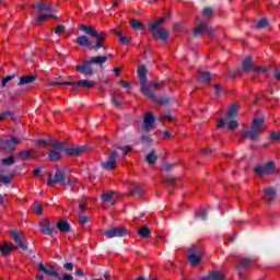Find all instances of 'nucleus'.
<instances>
[{
	"label": "nucleus",
	"mask_w": 280,
	"mask_h": 280,
	"mask_svg": "<svg viewBox=\"0 0 280 280\" xmlns=\"http://www.w3.org/2000/svg\"><path fill=\"white\" fill-rule=\"evenodd\" d=\"M79 30L85 32V34H88L92 38H95L96 42L95 44H93L91 39L86 37V35H82L77 37L78 45H80L81 47H88V49L93 51H97V49H104V51L108 50V47L104 46V43H106V38H108V34H106V32L97 31L93 26L84 24H81L79 26Z\"/></svg>",
	"instance_id": "f257e3e1"
},
{
	"label": "nucleus",
	"mask_w": 280,
	"mask_h": 280,
	"mask_svg": "<svg viewBox=\"0 0 280 280\" xmlns=\"http://www.w3.org/2000/svg\"><path fill=\"white\" fill-rule=\"evenodd\" d=\"M65 180H67L66 185H69L72 191H75V187H78V185L80 184L78 179L67 177V173H65V171H57L54 177H51V175H48L47 186L54 187V185L57 184L65 185Z\"/></svg>",
	"instance_id": "f03ea898"
},
{
	"label": "nucleus",
	"mask_w": 280,
	"mask_h": 280,
	"mask_svg": "<svg viewBox=\"0 0 280 280\" xmlns=\"http://www.w3.org/2000/svg\"><path fill=\"white\" fill-rule=\"evenodd\" d=\"M266 130V120L264 118H256L253 120L252 129L243 131L241 139H249V141H257L259 135Z\"/></svg>",
	"instance_id": "7ed1b4c3"
},
{
	"label": "nucleus",
	"mask_w": 280,
	"mask_h": 280,
	"mask_svg": "<svg viewBox=\"0 0 280 280\" xmlns=\"http://www.w3.org/2000/svg\"><path fill=\"white\" fill-rule=\"evenodd\" d=\"M145 88L149 91V94H144L145 97H149L154 104H167L170 100L167 97H159L154 94L155 91L163 89V83L159 81H151L149 84L145 82Z\"/></svg>",
	"instance_id": "20e7f679"
},
{
	"label": "nucleus",
	"mask_w": 280,
	"mask_h": 280,
	"mask_svg": "<svg viewBox=\"0 0 280 280\" xmlns=\"http://www.w3.org/2000/svg\"><path fill=\"white\" fill-rule=\"evenodd\" d=\"M205 255V248L202 246H192L188 250V261L191 266H198Z\"/></svg>",
	"instance_id": "39448f33"
},
{
	"label": "nucleus",
	"mask_w": 280,
	"mask_h": 280,
	"mask_svg": "<svg viewBox=\"0 0 280 280\" xmlns=\"http://www.w3.org/2000/svg\"><path fill=\"white\" fill-rule=\"evenodd\" d=\"M50 145L55 149L48 153L50 161H60V159H62L61 154L65 152V142L55 140Z\"/></svg>",
	"instance_id": "423d86ee"
},
{
	"label": "nucleus",
	"mask_w": 280,
	"mask_h": 280,
	"mask_svg": "<svg viewBox=\"0 0 280 280\" xmlns=\"http://www.w3.org/2000/svg\"><path fill=\"white\" fill-rule=\"evenodd\" d=\"M82 86L83 89H93L95 86V81H88V80H79L77 82L73 81H66V82H54L52 86Z\"/></svg>",
	"instance_id": "0eeeda50"
},
{
	"label": "nucleus",
	"mask_w": 280,
	"mask_h": 280,
	"mask_svg": "<svg viewBox=\"0 0 280 280\" xmlns=\"http://www.w3.org/2000/svg\"><path fill=\"white\" fill-rule=\"evenodd\" d=\"M238 110H240V105L237 103L232 104L228 109L226 117L220 118L217 127L224 128V126H226V121H229L230 119H233L234 117H237Z\"/></svg>",
	"instance_id": "6e6552de"
},
{
	"label": "nucleus",
	"mask_w": 280,
	"mask_h": 280,
	"mask_svg": "<svg viewBox=\"0 0 280 280\" xmlns=\"http://www.w3.org/2000/svg\"><path fill=\"white\" fill-rule=\"evenodd\" d=\"M63 152L68 154V156H80V154H83V152H86V145H69L67 147V143L63 142Z\"/></svg>",
	"instance_id": "1a4fd4ad"
},
{
	"label": "nucleus",
	"mask_w": 280,
	"mask_h": 280,
	"mask_svg": "<svg viewBox=\"0 0 280 280\" xmlns=\"http://www.w3.org/2000/svg\"><path fill=\"white\" fill-rule=\"evenodd\" d=\"M21 143V140L19 138L12 137L8 140H1L0 141V148L1 150H7L9 152H14L16 150V145Z\"/></svg>",
	"instance_id": "9d476101"
},
{
	"label": "nucleus",
	"mask_w": 280,
	"mask_h": 280,
	"mask_svg": "<svg viewBox=\"0 0 280 280\" xmlns=\"http://www.w3.org/2000/svg\"><path fill=\"white\" fill-rule=\"evenodd\" d=\"M105 237L113 238V237H126L128 235V231L124 226L112 228L110 230L105 231Z\"/></svg>",
	"instance_id": "9b49d317"
},
{
	"label": "nucleus",
	"mask_w": 280,
	"mask_h": 280,
	"mask_svg": "<svg viewBox=\"0 0 280 280\" xmlns=\"http://www.w3.org/2000/svg\"><path fill=\"white\" fill-rule=\"evenodd\" d=\"M209 34V36H213L214 31L213 28L209 27V24L207 22H200L197 27L194 30V36H200L202 34Z\"/></svg>",
	"instance_id": "f8f14e48"
},
{
	"label": "nucleus",
	"mask_w": 280,
	"mask_h": 280,
	"mask_svg": "<svg viewBox=\"0 0 280 280\" xmlns=\"http://www.w3.org/2000/svg\"><path fill=\"white\" fill-rule=\"evenodd\" d=\"M145 73H147L145 68L143 66H140L138 68V75L140 78V90H141V93H143V95H150V91L145 86V82H147Z\"/></svg>",
	"instance_id": "ddd939ff"
},
{
	"label": "nucleus",
	"mask_w": 280,
	"mask_h": 280,
	"mask_svg": "<svg viewBox=\"0 0 280 280\" xmlns=\"http://www.w3.org/2000/svg\"><path fill=\"white\" fill-rule=\"evenodd\" d=\"M104 170H115L117 167V151H112L108 155L107 162H102Z\"/></svg>",
	"instance_id": "4468645a"
},
{
	"label": "nucleus",
	"mask_w": 280,
	"mask_h": 280,
	"mask_svg": "<svg viewBox=\"0 0 280 280\" xmlns=\"http://www.w3.org/2000/svg\"><path fill=\"white\" fill-rule=\"evenodd\" d=\"M92 65L93 63L90 60L83 61V63L82 65H78L75 67V69H77V71L79 73H82L83 75L90 77V75L93 74V66Z\"/></svg>",
	"instance_id": "2eb2a0df"
},
{
	"label": "nucleus",
	"mask_w": 280,
	"mask_h": 280,
	"mask_svg": "<svg viewBox=\"0 0 280 280\" xmlns=\"http://www.w3.org/2000/svg\"><path fill=\"white\" fill-rule=\"evenodd\" d=\"M154 121H155L154 114H152L151 112L145 113L142 128L148 131L152 130V128H154Z\"/></svg>",
	"instance_id": "dca6fc26"
},
{
	"label": "nucleus",
	"mask_w": 280,
	"mask_h": 280,
	"mask_svg": "<svg viewBox=\"0 0 280 280\" xmlns=\"http://www.w3.org/2000/svg\"><path fill=\"white\" fill-rule=\"evenodd\" d=\"M33 9L35 10V12H47V13L54 12V7L44 1L34 3Z\"/></svg>",
	"instance_id": "f3484780"
},
{
	"label": "nucleus",
	"mask_w": 280,
	"mask_h": 280,
	"mask_svg": "<svg viewBox=\"0 0 280 280\" xmlns=\"http://www.w3.org/2000/svg\"><path fill=\"white\" fill-rule=\"evenodd\" d=\"M38 270L44 272L45 275H48V277H55L58 279L59 273L57 272L56 268L54 266H50L49 268L45 267L43 262L38 265Z\"/></svg>",
	"instance_id": "a211bd4d"
},
{
	"label": "nucleus",
	"mask_w": 280,
	"mask_h": 280,
	"mask_svg": "<svg viewBox=\"0 0 280 280\" xmlns=\"http://www.w3.org/2000/svg\"><path fill=\"white\" fill-rule=\"evenodd\" d=\"M39 226L42 232L45 233V235H51V233H54V223H50L47 219L40 221Z\"/></svg>",
	"instance_id": "6ab92c4d"
},
{
	"label": "nucleus",
	"mask_w": 280,
	"mask_h": 280,
	"mask_svg": "<svg viewBox=\"0 0 280 280\" xmlns=\"http://www.w3.org/2000/svg\"><path fill=\"white\" fill-rule=\"evenodd\" d=\"M10 235H11L12 240L15 242V244H18V246H20L21 249L27 250V245L23 242V238H21V233L16 232V231H11Z\"/></svg>",
	"instance_id": "aec40b11"
},
{
	"label": "nucleus",
	"mask_w": 280,
	"mask_h": 280,
	"mask_svg": "<svg viewBox=\"0 0 280 280\" xmlns=\"http://www.w3.org/2000/svg\"><path fill=\"white\" fill-rule=\"evenodd\" d=\"M16 248L14 244H8V242L0 243V253L4 256L8 257L10 253L13 252V249Z\"/></svg>",
	"instance_id": "412c9836"
},
{
	"label": "nucleus",
	"mask_w": 280,
	"mask_h": 280,
	"mask_svg": "<svg viewBox=\"0 0 280 280\" xmlns=\"http://www.w3.org/2000/svg\"><path fill=\"white\" fill-rule=\"evenodd\" d=\"M103 202H110V205H115L117 202V192L107 191L101 196Z\"/></svg>",
	"instance_id": "4be33fe9"
},
{
	"label": "nucleus",
	"mask_w": 280,
	"mask_h": 280,
	"mask_svg": "<svg viewBox=\"0 0 280 280\" xmlns=\"http://www.w3.org/2000/svg\"><path fill=\"white\" fill-rule=\"evenodd\" d=\"M170 37V32L165 28H158L153 32V38H160V40H167Z\"/></svg>",
	"instance_id": "5701e85b"
},
{
	"label": "nucleus",
	"mask_w": 280,
	"mask_h": 280,
	"mask_svg": "<svg viewBox=\"0 0 280 280\" xmlns=\"http://www.w3.org/2000/svg\"><path fill=\"white\" fill-rule=\"evenodd\" d=\"M48 19H56V15H54L52 13H45V14L38 15L33 21V24L34 25H43V23H45V21H47Z\"/></svg>",
	"instance_id": "b1692460"
},
{
	"label": "nucleus",
	"mask_w": 280,
	"mask_h": 280,
	"mask_svg": "<svg viewBox=\"0 0 280 280\" xmlns=\"http://www.w3.org/2000/svg\"><path fill=\"white\" fill-rule=\"evenodd\" d=\"M277 198V191L273 188H266L264 192V200L272 202Z\"/></svg>",
	"instance_id": "393cba45"
},
{
	"label": "nucleus",
	"mask_w": 280,
	"mask_h": 280,
	"mask_svg": "<svg viewBox=\"0 0 280 280\" xmlns=\"http://www.w3.org/2000/svg\"><path fill=\"white\" fill-rule=\"evenodd\" d=\"M253 265V260L249 258H241L238 260L237 270H248L250 266Z\"/></svg>",
	"instance_id": "a878e982"
},
{
	"label": "nucleus",
	"mask_w": 280,
	"mask_h": 280,
	"mask_svg": "<svg viewBox=\"0 0 280 280\" xmlns=\"http://www.w3.org/2000/svg\"><path fill=\"white\" fill-rule=\"evenodd\" d=\"M243 71H254L255 69V63H253V58L250 57H246L244 60H243Z\"/></svg>",
	"instance_id": "bb28decb"
},
{
	"label": "nucleus",
	"mask_w": 280,
	"mask_h": 280,
	"mask_svg": "<svg viewBox=\"0 0 280 280\" xmlns=\"http://www.w3.org/2000/svg\"><path fill=\"white\" fill-rule=\"evenodd\" d=\"M113 32L114 34H116L121 45H128V43H130V40L132 39V37L121 34V32L117 31V28H114Z\"/></svg>",
	"instance_id": "cd10ccee"
},
{
	"label": "nucleus",
	"mask_w": 280,
	"mask_h": 280,
	"mask_svg": "<svg viewBox=\"0 0 280 280\" xmlns=\"http://www.w3.org/2000/svg\"><path fill=\"white\" fill-rule=\"evenodd\" d=\"M108 60L107 56H96L90 59V62L92 65H97L98 67H102V65L106 63Z\"/></svg>",
	"instance_id": "c85d7f7f"
},
{
	"label": "nucleus",
	"mask_w": 280,
	"mask_h": 280,
	"mask_svg": "<svg viewBox=\"0 0 280 280\" xmlns=\"http://www.w3.org/2000/svg\"><path fill=\"white\" fill-rule=\"evenodd\" d=\"M197 80L202 82V84H209L211 82V73L209 72H199Z\"/></svg>",
	"instance_id": "c756f323"
},
{
	"label": "nucleus",
	"mask_w": 280,
	"mask_h": 280,
	"mask_svg": "<svg viewBox=\"0 0 280 280\" xmlns=\"http://www.w3.org/2000/svg\"><path fill=\"white\" fill-rule=\"evenodd\" d=\"M32 82H36V75H24L20 78L19 86H23V84H32Z\"/></svg>",
	"instance_id": "7c9ffc66"
},
{
	"label": "nucleus",
	"mask_w": 280,
	"mask_h": 280,
	"mask_svg": "<svg viewBox=\"0 0 280 280\" xmlns=\"http://www.w3.org/2000/svg\"><path fill=\"white\" fill-rule=\"evenodd\" d=\"M57 229L60 231V233H69L71 225L68 221H59L57 223Z\"/></svg>",
	"instance_id": "2f4dec72"
},
{
	"label": "nucleus",
	"mask_w": 280,
	"mask_h": 280,
	"mask_svg": "<svg viewBox=\"0 0 280 280\" xmlns=\"http://www.w3.org/2000/svg\"><path fill=\"white\" fill-rule=\"evenodd\" d=\"M200 280H224V276L220 271H211L208 278H201Z\"/></svg>",
	"instance_id": "473e14b6"
},
{
	"label": "nucleus",
	"mask_w": 280,
	"mask_h": 280,
	"mask_svg": "<svg viewBox=\"0 0 280 280\" xmlns=\"http://www.w3.org/2000/svg\"><path fill=\"white\" fill-rule=\"evenodd\" d=\"M129 25L132 27V30H139L141 32L145 30V25H143V22L139 20H130Z\"/></svg>",
	"instance_id": "72a5a7b5"
},
{
	"label": "nucleus",
	"mask_w": 280,
	"mask_h": 280,
	"mask_svg": "<svg viewBox=\"0 0 280 280\" xmlns=\"http://www.w3.org/2000/svg\"><path fill=\"white\" fill-rule=\"evenodd\" d=\"M138 235H140V237L148 238L152 235V231H150L148 226H142L138 230Z\"/></svg>",
	"instance_id": "f704fd0d"
},
{
	"label": "nucleus",
	"mask_w": 280,
	"mask_h": 280,
	"mask_svg": "<svg viewBox=\"0 0 280 280\" xmlns=\"http://www.w3.org/2000/svg\"><path fill=\"white\" fill-rule=\"evenodd\" d=\"M159 156H156V153L154 151H151L147 158L145 161L147 163H149V165H154V163H156Z\"/></svg>",
	"instance_id": "c9c22d12"
},
{
	"label": "nucleus",
	"mask_w": 280,
	"mask_h": 280,
	"mask_svg": "<svg viewBox=\"0 0 280 280\" xmlns=\"http://www.w3.org/2000/svg\"><path fill=\"white\" fill-rule=\"evenodd\" d=\"M165 21V16H162L158 19L155 22L151 23L149 25V30H152L153 32H156L159 30V26Z\"/></svg>",
	"instance_id": "e433bc0d"
},
{
	"label": "nucleus",
	"mask_w": 280,
	"mask_h": 280,
	"mask_svg": "<svg viewBox=\"0 0 280 280\" xmlns=\"http://www.w3.org/2000/svg\"><path fill=\"white\" fill-rule=\"evenodd\" d=\"M264 167L267 175L275 174V162L269 161Z\"/></svg>",
	"instance_id": "4c0bfd02"
},
{
	"label": "nucleus",
	"mask_w": 280,
	"mask_h": 280,
	"mask_svg": "<svg viewBox=\"0 0 280 280\" xmlns=\"http://www.w3.org/2000/svg\"><path fill=\"white\" fill-rule=\"evenodd\" d=\"M33 211L34 213H36L37 215H43V203L35 201L33 203Z\"/></svg>",
	"instance_id": "58836bf2"
},
{
	"label": "nucleus",
	"mask_w": 280,
	"mask_h": 280,
	"mask_svg": "<svg viewBox=\"0 0 280 280\" xmlns=\"http://www.w3.org/2000/svg\"><path fill=\"white\" fill-rule=\"evenodd\" d=\"M254 172L256 174V176H266V168L264 165H257L255 168H254Z\"/></svg>",
	"instance_id": "ea45409f"
},
{
	"label": "nucleus",
	"mask_w": 280,
	"mask_h": 280,
	"mask_svg": "<svg viewBox=\"0 0 280 280\" xmlns=\"http://www.w3.org/2000/svg\"><path fill=\"white\" fill-rule=\"evenodd\" d=\"M228 126V130H236V128L240 127V122H237V120H229L225 122Z\"/></svg>",
	"instance_id": "a19ab883"
},
{
	"label": "nucleus",
	"mask_w": 280,
	"mask_h": 280,
	"mask_svg": "<svg viewBox=\"0 0 280 280\" xmlns=\"http://www.w3.org/2000/svg\"><path fill=\"white\" fill-rule=\"evenodd\" d=\"M207 208H201L196 212V217L200 220H207Z\"/></svg>",
	"instance_id": "79ce46f5"
},
{
	"label": "nucleus",
	"mask_w": 280,
	"mask_h": 280,
	"mask_svg": "<svg viewBox=\"0 0 280 280\" xmlns=\"http://www.w3.org/2000/svg\"><path fill=\"white\" fill-rule=\"evenodd\" d=\"M19 156L22 159V161H27V159H32V153L31 151H21Z\"/></svg>",
	"instance_id": "37998d69"
},
{
	"label": "nucleus",
	"mask_w": 280,
	"mask_h": 280,
	"mask_svg": "<svg viewBox=\"0 0 280 280\" xmlns=\"http://www.w3.org/2000/svg\"><path fill=\"white\" fill-rule=\"evenodd\" d=\"M14 78H16V75L14 74L4 77L1 83L2 89H5L8 82H10L11 80H14Z\"/></svg>",
	"instance_id": "c03bdc74"
},
{
	"label": "nucleus",
	"mask_w": 280,
	"mask_h": 280,
	"mask_svg": "<svg viewBox=\"0 0 280 280\" xmlns=\"http://www.w3.org/2000/svg\"><path fill=\"white\" fill-rule=\"evenodd\" d=\"M0 183H3V185H10V183H12V177L3 176V174L0 173Z\"/></svg>",
	"instance_id": "a18cd8bd"
},
{
	"label": "nucleus",
	"mask_w": 280,
	"mask_h": 280,
	"mask_svg": "<svg viewBox=\"0 0 280 280\" xmlns=\"http://www.w3.org/2000/svg\"><path fill=\"white\" fill-rule=\"evenodd\" d=\"M202 15L206 16V19H211L213 15V10L211 8H205L202 11Z\"/></svg>",
	"instance_id": "49530a36"
},
{
	"label": "nucleus",
	"mask_w": 280,
	"mask_h": 280,
	"mask_svg": "<svg viewBox=\"0 0 280 280\" xmlns=\"http://www.w3.org/2000/svg\"><path fill=\"white\" fill-rule=\"evenodd\" d=\"M256 27L258 30H262V27H268V20L262 19V20L258 21Z\"/></svg>",
	"instance_id": "de8ad7c7"
},
{
	"label": "nucleus",
	"mask_w": 280,
	"mask_h": 280,
	"mask_svg": "<svg viewBox=\"0 0 280 280\" xmlns=\"http://www.w3.org/2000/svg\"><path fill=\"white\" fill-rule=\"evenodd\" d=\"M137 194L138 196L143 195V189L141 188V186H135L133 190H131V196H135Z\"/></svg>",
	"instance_id": "09e8293b"
},
{
	"label": "nucleus",
	"mask_w": 280,
	"mask_h": 280,
	"mask_svg": "<svg viewBox=\"0 0 280 280\" xmlns=\"http://www.w3.org/2000/svg\"><path fill=\"white\" fill-rule=\"evenodd\" d=\"M2 165H14V156H9L2 160Z\"/></svg>",
	"instance_id": "8fccbe9b"
},
{
	"label": "nucleus",
	"mask_w": 280,
	"mask_h": 280,
	"mask_svg": "<svg viewBox=\"0 0 280 280\" xmlns=\"http://www.w3.org/2000/svg\"><path fill=\"white\" fill-rule=\"evenodd\" d=\"M213 89H214V93H215V95L219 97V95H222V91H223V89H222V85H220V84H214L213 85Z\"/></svg>",
	"instance_id": "3c124183"
},
{
	"label": "nucleus",
	"mask_w": 280,
	"mask_h": 280,
	"mask_svg": "<svg viewBox=\"0 0 280 280\" xmlns=\"http://www.w3.org/2000/svg\"><path fill=\"white\" fill-rule=\"evenodd\" d=\"M256 73H266L267 69L264 66H255L254 70Z\"/></svg>",
	"instance_id": "603ef678"
},
{
	"label": "nucleus",
	"mask_w": 280,
	"mask_h": 280,
	"mask_svg": "<svg viewBox=\"0 0 280 280\" xmlns=\"http://www.w3.org/2000/svg\"><path fill=\"white\" fill-rule=\"evenodd\" d=\"M62 33H65V25H62V24L57 25V27L55 30V34L60 35Z\"/></svg>",
	"instance_id": "864d4df0"
},
{
	"label": "nucleus",
	"mask_w": 280,
	"mask_h": 280,
	"mask_svg": "<svg viewBox=\"0 0 280 280\" xmlns=\"http://www.w3.org/2000/svg\"><path fill=\"white\" fill-rule=\"evenodd\" d=\"M112 102L115 104L116 108H121V102L115 97V95L112 96Z\"/></svg>",
	"instance_id": "5fc2aeb1"
},
{
	"label": "nucleus",
	"mask_w": 280,
	"mask_h": 280,
	"mask_svg": "<svg viewBox=\"0 0 280 280\" xmlns=\"http://www.w3.org/2000/svg\"><path fill=\"white\" fill-rule=\"evenodd\" d=\"M57 279H59V280H73V276H71L69 273H66L63 276L59 275V277H57Z\"/></svg>",
	"instance_id": "6e6d98bb"
},
{
	"label": "nucleus",
	"mask_w": 280,
	"mask_h": 280,
	"mask_svg": "<svg viewBox=\"0 0 280 280\" xmlns=\"http://www.w3.org/2000/svg\"><path fill=\"white\" fill-rule=\"evenodd\" d=\"M164 183H167L171 185V187H174V183H176V179L174 177H166L164 178Z\"/></svg>",
	"instance_id": "4d7b16f0"
},
{
	"label": "nucleus",
	"mask_w": 280,
	"mask_h": 280,
	"mask_svg": "<svg viewBox=\"0 0 280 280\" xmlns=\"http://www.w3.org/2000/svg\"><path fill=\"white\" fill-rule=\"evenodd\" d=\"M118 84L122 86V89H130V82L128 81L120 80Z\"/></svg>",
	"instance_id": "13d9d810"
},
{
	"label": "nucleus",
	"mask_w": 280,
	"mask_h": 280,
	"mask_svg": "<svg viewBox=\"0 0 280 280\" xmlns=\"http://www.w3.org/2000/svg\"><path fill=\"white\" fill-rule=\"evenodd\" d=\"M270 139H272V141H279L280 140V132H271Z\"/></svg>",
	"instance_id": "bf43d9fd"
},
{
	"label": "nucleus",
	"mask_w": 280,
	"mask_h": 280,
	"mask_svg": "<svg viewBox=\"0 0 280 280\" xmlns=\"http://www.w3.org/2000/svg\"><path fill=\"white\" fill-rule=\"evenodd\" d=\"M65 270H68L69 272H71L73 270V262H66L63 265Z\"/></svg>",
	"instance_id": "052dcab7"
},
{
	"label": "nucleus",
	"mask_w": 280,
	"mask_h": 280,
	"mask_svg": "<svg viewBox=\"0 0 280 280\" xmlns=\"http://www.w3.org/2000/svg\"><path fill=\"white\" fill-rule=\"evenodd\" d=\"M88 222H89V217L83 215V217L79 218V223L80 224H88Z\"/></svg>",
	"instance_id": "680f3d73"
},
{
	"label": "nucleus",
	"mask_w": 280,
	"mask_h": 280,
	"mask_svg": "<svg viewBox=\"0 0 280 280\" xmlns=\"http://www.w3.org/2000/svg\"><path fill=\"white\" fill-rule=\"evenodd\" d=\"M124 156L128 155L129 152H132V148L130 145H127L122 149Z\"/></svg>",
	"instance_id": "e2e57ef3"
},
{
	"label": "nucleus",
	"mask_w": 280,
	"mask_h": 280,
	"mask_svg": "<svg viewBox=\"0 0 280 280\" xmlns=\"http://www.w3.org/2000/svg\"><path fill=\"white\" fill-rule=\"evenodd\" d=\"M165 119H170L171 121H172V116H170V115H162V116H160V121H165Z\"/></svg>",
	"instance_id": "0e129e2a"
},
{
	"label": "nucleus",
	"mask_w": 280,
	"mask_h": 280,
	"mask_svg": "<svg viewBox=\"0 0 280 280\" xmlns=\"http://www.w3.org/2000/svg\"><path fill=\"white\" fill-rule=\"evenodd\" d=\"M75 275L77 277H84V271L82 269H77Z\"/></svg>",
	"instance_id": "69168bd1"
},
{
	"label": "nucleus",
	"mask_w": 280,
	"mask_h": 280,
	"mask_svg": "<svg viewBox=\"0 0 280 280\" xmlns=\"http://www.w3.org/2000/svg\"><path fill=\"white\" fill-rule=\"evenodd\" d=\"M38 145H43V148H47V142L45 140H37Z\"/></svg>",
	"instance_id": "338daca9"
},
{
	"label": "nucleus",
	"mask_w": 280,
	"mask_h": 280,
	"mask_svg": "<svg viewBox=\"0 0 280 280\" xmlns=\"http://www.w3.org/2000/svg\"><path fill=\"white\" fill-rule=\"evenodd\" d=\"M276 80H280V71L278 69L275 70Z\"/></svg>",
	"instance_id": "774afa93"
}]
</instances>
